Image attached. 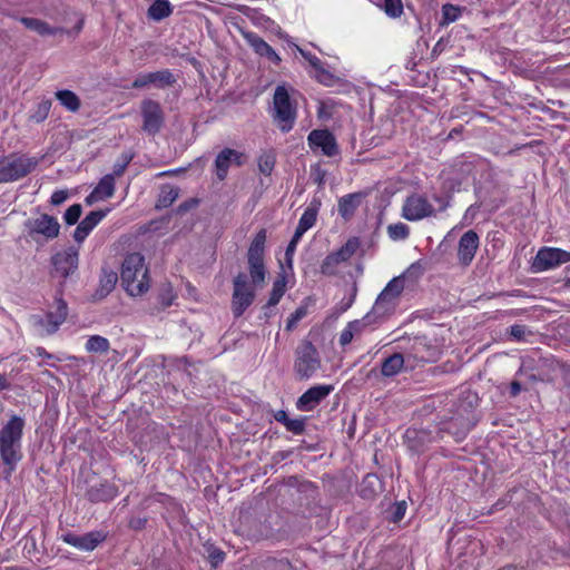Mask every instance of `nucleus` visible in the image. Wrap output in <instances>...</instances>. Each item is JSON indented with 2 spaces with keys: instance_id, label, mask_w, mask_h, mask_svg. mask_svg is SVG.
<instances>
[{
  "instance_id": "6",
  "label": "nucleus",
  "mask_w": 570,
  "mask_h": 570,
  "mask_svg": "<svg viewBox=\"0 0 570 570\" xmlns=\"http://www.w3.org/2000/svg\"><path fill=\"white\" fill-rule=\"evenodd\" d=\"M273 120L283 132L292 130L296 120V105L285 86H277L273 97Z\"/></svg>"
},
{
  "instance_id": "46",
  "label": "nucleus",
  "mask_w": 570,
  "mask_h": 570,
  "mask_svg": "<svg viewBox=\"0 0 570 570\" xmlns=\"http://www.w3.org/2000/svg\"><path fill=\"white\" fill-rule=\"evenodd\" d=\"M340 264L336 258L328 254L322 262L321 273L326 276H333L337 273Z\"/></svg>"
},
{
  "instance_id": "33",
  "label": "nucleus",
  "mask_w": 570,
  "mask_h": 570,
  "mask_svg": "<svg viewBox=\"0 0 570 570\" xmlns=\"http://www.w3.org/2000/svg\"><path fill=\"white\" fill-rule=\"evenodd\" d=\"M361 245V242L357 237H351L347 242L336 252L331 253L341 265L342 263L347 262L352 258V256L356 253Z\"/></svg>"
},
{
  "instance_id": "39",
  "label": "nucleus",
  "mask_w": 570,
  "mask_h": 570,
  "mask_svg": "<svg viewBox=\"0 0 570 570\" xmlns=\"http://www.w3.org/2000/svg\"><path fill=\"white\" fill-rule=\"evenodd\" d=\"M110 348L109 341L100 335H91L86 342V350L89 353H107Z\"/></svg>"
},
{
  "instance_id": "49",
  "label": "nucleus",
  "mask_w": 570,
  "mask_h": 570,
  "mask_svg": "<svg viewBox=\"0 0 570 570\" xmlns=\"http://www.w3.org/2000/svg\"><path fill=\"white\" fill-rule=\"evenodd\" d=\"M81 213H82V207L80 204L71 205L65 212V215H63V219H65L66 224L70 225V226L75 225L79 220Z\"/></svg>"
},
{
  "instance_id": "10",
  "label": "nucleus",
  "mask_w": 570,
  "mask_h": 570,
  "mask_svg": "<svg viewBox=\"0 0 570 570\" xmlns=\"http://www.w3.org/2000/svg\"><path fill=\"white\" fill-rule=\"evenodd\" d=\"M475 423L476 417L474 412L464 409L462 412L451 417L450 421L443 422L438 433L441 439L443 438V433H449L456 442H460L466 436Z\"/></svg>"
},
{
  "instance_id": "57",
  "label": "nucleus",
  "mask_w": 570,
  "mask_h": 570,
  "mask_svg": "<svg viewBox=\"0 0 570 570\" xmlns=\"http://www.w3.org/2000/svg\"><path fill=\"white\" fill-rule=\"evenodd\" d=\"M198 204H199V200L197 198H189L186 202L181 203L177 207V213L178 214H185L186 212L197 207Z\"/></svg>"
},
{
  "instance_id": "54",
  "label": "nucleus",
  "mask_w": 570,
  "mask_h": 570,
  "mask_svg": "<svg viewBox=\"0 0 570 570\" xmlns=\"http://www.w3.org/2000/svg\"><path fill=\"white\" fill-rule=\"evenodd\" d=\"M307 314V309L304 306H299L295 309L294 313L291 314L289 318L287 320V330H292L298 321H301L303 317H305Z\"/></svg>"
},
{
  "instance_id": "24",
  "label": "nucleus",
  "mask_w": 570,
  "mask_h": 570,
  "mask_svg": "<svg viewBox=\"0 0 570 570\" xmlns=\"http://www.w3.org/2000/svg\"><path fill=\"white\" fill-rule=\"evenodd\" d=\"M87 495L91 502H106L112 500L117 495V489L108 482L99 484L95 483L88 489Z\"/></svg>"
},
{
  "instance_id": "18",
  "label": "nucleus",
  "mask_w": 570,
  "mask_h": 570,
  "mask_svg": "<svg viewBox=\"0 0 570 570\" xmlns=\"http://www.w3.org/2000/svg\"><path fill=\"white\" fill-rule=\"evenodd\" d=\"M308 144L312 148H321L322 153L327 157L338 154V146L334 135L327 129H314L308 134Z\"/></svg>"
},
{
  "instance_id": "42",
  "label": "nucleus",
  "mask_w": 570,
  "mask_h": 570,
  "mask_svg": "<svg viewBox=\"0 0 570 570\" xmlns=\"http://www.w3.org/2000/svg\"><path fill=\"white\" fill-rule=\"evenodd\" d=\"M381 322L372 311H370L363 318L350 322L346 326L354 332L360 334L366 326Z\"/></svg>"
},
{
  "instance_id": "58",
  "label": "nucleus",
  "mask_w": 570,
  "mask_h": 570,
  "mask_svg": "<svg viewBox=\"0 0 570 570\" xmlns=\"http://www.w3.org/2000/svg\"><path fill=\"white\" fill-rule=\"evenodd\" d=\"M68 198V193L66 190H56L50 198V203L55 206H58L66 202Z\"/></svg>"
},
{
  "instance_id": "48",
  "label": "nucleus",
  "mask_w": 570,
  "mask_h": 570,
  "mask_svg": "<svg viewBox=\"0 0 570 570\" xmlns=\"http://www.w3.org/2000/svg\"><path fill=\"white\" fill-rule=\"evenodd\" d=\"M306 419L297 417L289 419L284 425L288 432H292L295 435H302L305 432Z\"/></svg>"
},
{
  "instance_id": "20",
  "label": "nucleus",
  "mask_w": 570,
  "mask_h": 570,
  "mask_svg": "<svg viewBox=\"0 0 570 570\" xmlns=\"http://www.w3.org/2000/svg\"><path fill=\"white\" fill-rule=\"evenodd\" d=\"M333 390L332 385H316L303 393L296 403L301 411H312L315 409Z\"/></svg>"
},
{
  "instance_id": "25",
  "label": "nucleus",
  "mask_w": 570,
  "mask_h": 570,
  "mask_svg": "<svg viewBox=\"0 0 570 570\" xmlns=\"http://www.w3.org/2000/svg\"><path fill=\"white\" fill-rule=\"evenodd\" d=\"M246 39L248 40L252 48L262 57H266L272 62L278 65L281 62L279 56L275 50L261 37L255 33H247Z\"/></svg>"
},
{
  "instance_id": "55",
  "label": "nucleus",
  "mask_w": 570,
  "mask_h": 570,
  "mask_svg": "<svg viewBox=\"0 0 570 570\" xmlns=\"http://www.w3.org/2000/svg\"><path fill=\"white\" fill-rule=\"evenodd\" d=\"M298 51L299 53L302 55V57L308 61V63L311 65V67L314 69V71L316 69H318L322 65V61L320 60V58H317L315 55H312L311 52L308 51H305L301 48H298Z\"/></svg>"
},
{
  "instance_id": "56",
  "label": "nucleus",
  "mask_w": 570,
  "mask_h": 570,
  "mask_svg": "<svg viewBox=\"0 0 570 570\" xmlns=\"http://www.w3.org/2000/svg\"><path fill=\"white\" fill-rule=\"evenodd\" d=\"M326 171L322 169L320 166H316L312 169V178L314 183H316L320 187H323L325 184Z\"/></svg>"
},
{
  "instance_id": "34",
  "label": "nucleus",
  "mask_w": 570,
  "mask_h": 570,
  "mask_svg": "<svg viewBox=\"0 0 570 570\" xmlns=\"http://www.w3.org/2000/svg\"><path fill=\"white\" fill-rule=\"evenodd\" d=\"M361 245V242L357 237H351L347 242L336 252L331 253L341 265L342 263L347 262L352 258V256L356 253Z\"/></svg>"
},
{
  "instance_id": "35",
  "label": "nucleus",
  "mask_w": 570,
  "mask_h": 570,
  "mask_svg": "<svg viewBox=\"0 0 570 570\" xmlns=\"http://www.w3.org/2000/svg\"><path fill=\"white\" fill-rule=\"evenodd\" d=\"M118 281V275L116 272L111 269H102L99 279V287L97 289V295L101 298L107 296L116 286Z\"/></svg>"
},
{
  "instance_id": "2",
  "label": "nucleus",
  "mask_w": 570,
  "mask_h": 570,
  "mask_svg": "<svg viewBox=\"0 0 570 570\" xmlns=\"http://www.w3.org/2000/svg\"><path fill=\"white\" fill-rule=\"evenodd\" d=\"M267 234L266 229H259L254 236L247 250V263L252 283L255 287H263L266 278L265 267V243Z\"/></svg>"
},
{
  "instance_id": "52",
  "label": "nucleus",
  "mask_w": 570,
  "mask_h": 570,
  "mask_svg": "<svg viewBox=\"0 0 570 570\" xmlns=\"http://www.w3.org/2000/svg\"><path fill=\"white\" fill-rule=\"evenodd\" d=\"M405 512H406V502L405 501L396 502L391 509L389 521L394 522V523L401 521L404 518Z\"/></svg>"
},
{
  "instance_id": "32",
  "label": "nucleus",
  "mask_w": 570,
  "mask_h": 570,
  "mask_svg": "<svg viewBox=\"0 0 570 570\" xmlns=\"http://www.w3.org/2000/svg\"><path fill=\"white\" fill-rule=\"evenodd\" d=\"M361 245V242L357 237H351L347 242L336 252L331 253L341 265L342 263L347 262L352 258V256L356 253Z\"/></svg>"
},
{
  "instance_id": "29",
  "label": "nucleus",
  "mask_w": 570,
  "mask_h": 570,
  "mask_svg": "<svg viewBox=\"0 0 570 570\" xmlns=\"http://www.w3.org/2000/svg\"><path fill=\"white\" fill-rule=\"evenodd\" d=\"M363 197L362 193H353L341 197L337 206L338 214L344 219H350L361 205Z\"/></svg>"
},
{
  "instance_id": "23",
  "label": "nucleus",
  "mask_w": 570,
  "mask_h": 570,
  "mask_svg": "<svg viewBox=\"0 0 570 570\" xmlns=\"http://www.w3.org/2000/svg\"><path fill=\"white\" fill-rule=\"evenodd\" d=\"M115 193V178L114 175L107 174L105 175L91 194L86 198L87 204H91L92 202L104 200L110 198Z\"/></svg>"
},
{
  "instance_id": "51",
  "label": "nucleus",
  "mask_w": 570,
  "mask_h": 570,
  "mask_svg": "<svg viewBox=\"0 0 570 570\" xmlns=\"http://www.w3.org/2000/svg\"><path fill=\"white\" fill-rule=\"evenodd\" d=\"M443 23H451L459 19L460 9L453 4L446 3L442 7Z\"/></svg>"
},
{
  "instance_id": "5",
  "label": "nucleus",
  "mask_w": 570,
  "mask_h": 570,
  "mask_svg": "<svg viewBox=\"0 0 570 570\" xmlns=\"http://www.w3.org/2000/svg\"><path fill=\"white\" fill-rule=\"evenodd\" d=\"M38 166L36 157L11 154L0 157V184L11 183L26 177Z\"/></svg>"
},
{
  "instance_id": "26",
  "label": "nucleus",
  "mask_w": 570,
  "mask_h": 570,
  "mask_svg": "<svg viewBox=\"0 0 570 570\" xmlns=\"http://www.w3.org/2000/svg\"><path fill=\"white\" fill-rule=\"evenodd\" d=\"M407 364L405 353H394L383 360L381 364V373L385 377H392L399 374Z\"/></svg>"
},
{
  "instance_id": "8",
  "label": "nucleus",
  "mask_w": 570,
  "mask_h": 570,
  "mask_svg": "<svg viewBox=\"0 0 570 570\" xmlns=\"http://www.w3.org/2000/svg\"><path fill=\"white\" fill-rule=\"evenodd\" d=\"M23 226L27 236L36 243L50 242L57 238L60 233L58 219L48 214L29 218L23 223Z\"/></svg>"
},
{
  "instance_id": "41",
  "label": "nucleus",
  "mask_w": 570,
  "mask_h": 570,
  "mask_svg": "<svg viewBox=\"0 0 570 570\" xmlns=\"http://www.w3.org/2000/svg\"><path fill=\"white\" fill-rule=\"evenodd\" d=\"M178 197V189L171 186H165L161 188L157 208H166L169 207Z\"/></svg>"
},
{
  "instance_id": "1",
  "label": "nucleus",
  "mask_w": 570,
  "mask_h": 570,
  "mask_svg": "<svg viewBox=\"0 0 570 570\" xmlns=\"http://www.w3.org/2000/svg\"><path fill=\"white\" fill-rule=\"evenodd\" d=\"M24 420L12 415L0 430V456L11 472L22 459L21 440Z\"/></svg>"
},
{
  "instance_id": "9",
  "label": "nucleus",
  "mask_w": 570,
  "mask_h": 570,
  "mask_svg": "<svg viewBox=\"0 0 570 570\" xmlns=\"http://www.w3.org/2000/svg\"><path fill=\"white\" fill-rule=\"evenodd\" d=\"M321 367L316 347L309 341H303L295 351L294 372L298 380H308Z\"/></svg>"
},
{
  "instance_id": "37",
  "label": "nucleus",
  "mask_w": 570,
  "mask_h": 570,
  "mask_svg": "<svg viewBox=\"0 0 570 570\" xmlns=\"http://www.w3.org/2000/svg\"><path fill=\"white\" fill-rule=\"evenodd\" d=\"M286 291V278L284 275H279L273 283V288L264 308L275 306L279 303Z\"/></svg>"
},
{
  "instance_id": "12",
  "label": "nucleus",
  "mask_w": 570,
  "mask_h": 570,
  "mask_svg": "<svg viewBox=\"0 0 570 570\" xmlns=\"http://www.w3.org/2000/svg\"><path fill=\"white\" fill-rule=\"evenodd\" d=\"M570 262V252L556 247H542L531 263L533 273L553 269Z\"/></svg>"
},
{
  "instance_id": "64",
  "label": "nucleus",
  "mask_w": 570,
  "mask_h": 570,
  "mask_svg": "<svg viewBox=\"0 0 570 570\" xmlns=\"http://www.w3.org/2000/svg\"><path fill=\"white\" fill-rule=\"evenodd\" d=\"M521 384L520 382L518 381H512L511 384H510V395L512 397H515L519 395V393L521 392Z\"/></svg>"
},
{
  "instance_id": "40",
  "label": "nucleus",
  "mask_w": 570,
  "mask_h": 570,
  "mask_svg": "<svg viewBox=\"0 0 570 570\" xmlns=\"http://www.w3.org/2000/svg\"><path fill=\"white\" fill-rule=\"evenodd\" d=\"M318 205L320 204L315 205L314 203H311V205L305 209L297 224V226L301 227V229L307 232L315 225Z\"/></svg>"
},
{
  "instance_id": "11",
  "label": "nucleus",
  "mask_w": 570,
  "mask_h": 570,
  "mask_svg": "<svg viewBox=\"0 0 570 570\" xmlns=\"http://www.w3.org/2000/svg\"><path fill=\"white\" fill-rule=\"evenodd\" d=\"M232 309L235 317H239L252 305L255 292L247 282L245 273H238L233 281Z\"/></svg>"
},
{
  "instance_id": "31",
  "label": "nucleus",
  "mask_w": 570,
  "mask_h": 570,
  "mask_svg": "<svg viewBox=\"0 0 570 570\" xmlns=\"http://www.w3.org/2000/svg\"><path fill=\"white\" fill-rule=\"evenodd\" d=\"M174 7L169 0H151V4L147 10L150 20L159 22L168 18L173 13Z\"/></svg>"
},
{
  "instance_id": "7",
  "label": "nucleus",
  "mask_w": 570,
  "mask_h": 570,
  "mask_svg": "<svg viewBox=\"0 0 570 570\" xmlns=\"http://www.w3.org/2000/svg\"><path fill=\"white\" fill-rule=\"evenodd\" d=\"M403 289L404 277L399 276L392 278L379 294L371 311L380 321L385 320L394 313Z\"/></svg>"
},
{
  "instance_id": "38",
  "label": "nucleus",
  "mask_w": 570,
  "mask_h": 570,
  "mask_svg": "<svg viewBox=\"0 0 570 570\" xmlns=\"http://www.w3.org/2000/svg\"><path fill=\"white\" fill-rule=\"evenodd\" d=\"M380 488V479L375 474H367L361 484L360 494L362 498L371 499L377 493Z\"/></svg>"
},
{
  "instance_id": "3",
  "label": "nucleus",
  "mask_w": 570,
  "mask_h": 570,
  "mask_svg": "<svg viewBox=\"0 0 570 570\" xmlns=\"http://www.w3.org/2000/svg\"><path fill=\"white\" fill-rule=\"evenodd\" d=\"M121 286L132 297L142 295V254L134 252L124 258L120 269Z\"/></svg>"
},
{
  "instance_id": "61",
  "label": "nucleus",
  "mask_w": 570,
  "mask_h": 570,
  "mask_svg": "<svg viewBox=\"0 0 570 570\" xmlns=\"http://www.w3.org/2000/svg\"><path fill=\"white\" fill-rule=\"evenodd\" d=\"M129 160L128 159H125L122 163H117L115 164L114 166V173L111 175H114V178L116 176H121L122 173L125 171L127 165H128Z\"/></svg>"
},
{
  "instance_id": "21",
  "label": "nucleus",
  "mask_w": 570,
  "mask_h": 570,
  "mask_svg": "<svg viewBox=\"0 0 570 570\" xmlns=\"http://www.w3.org/2000/svg\"><path fill=\"white\" fill-rule=\"evenodd\" d=\"M105 535L101 532H89L82 535L67 532L61 535V540L67 544H70L79 550L92 551L100 542H102Z\"/></svg>"
},
{
  "instance_id": "50",
  "label": "nucleus",
  "mask_w": 570,
  "mask_h": 570,
  "mask_svg": "<svg viewBox=\"0 0 570 570\" xmlns=\"http://www.w3.org/2000/svg\"><path fill=\"white\" fill-rule=\"evenodd\" d=\"M50 108H51V101L43 100V101L39 102L37 106V110L31 116V119L35 120L36 122L43 121L48 117Z\"/></svg>"
},
{
  "instance_id": "47",
  "label": "nucleus",
  "mask_w": 570,
  "mask_h": 570,
  "mask_svg": "<svg viewBox=\"0 0 570 570\" xmlns=\"http://www.w3.org/2000/svg\"><path fill=\"white\" fill-rule=\"evenodd\" d=\"M314 77L320 83L327 87H331L336 82V77L326 70L323 66L315 70Z\"/></svg>"
},
{
  "instance_id": "27",
  "label": "nucleus",
  "mask_w": 570,
  "mask_h": 570,
  "mask_svg": "<svg viewBox=\"0 0 570 570\" xmlns=\"http://www.w3.org/2000/svg\"><path fill=\"white\" fill-rule=\"evenodd\" d=\"M20 22L27 28L35 32H37L40 36H57L65 33L66 30L63 28L59 27H51L46 21H42L37 18H27L22 17L20 19Z\"/></svg>"
},
{
  "instance_id": "53",
  "label": "nucleus",
  "mask_w": 570,
  "mask_h": 570,
  "mask_svg": "<svg viewBox=\"0 0 570 570\" xmlns=\"http://www.w3.org/2000/svg\"><path fill=\"white\" fill-rule=\"evenodd\" d=\"M527 334H530V331H528L527 326L514 324L510 327V336L518 342L525 341Z\"/></svg>"
},
{
  "instance_id": "43",
  "label": "nucleus",
  "mask_w": 570,
  "mask_h": 570,
  "mask_svg": "<svg viewBox=\"0 0 570 570\" xmlns=\"http://www.w3.org/2000/svg\"><path fill=\"white\" fill-rule=\"evenodd\" d=\"M387 235L392 240H403L410 235V228L404 223L391 224L387 226Z\"/></svg>"
},
{
  "instance_id": "16",
  "label": "nucleus",
  "mask_w": 570,
  "mask_h": 570,
  "mask_svg": "<svg viewBox=\"0 0 570 570\" xmlns=\"http://www.w3.org/2000/svg\"><path fill=\"white\" fill-rule=\"evenodd\" d=\"M245 159V154L239 153L236 149L224 148L222 151H219L214 161L215 175L218 180H225L230 166L235 165L240 167L244 165Z\"/></svg>"
},
{
  "instance_id": "62",
  "label": "nucleus",
  "mask_w": 570,
  "mask_h": 570,
  "mask_svg": "<svg viewBox=\"0 0 570 570\" xmlns=\"http://www.w3.org/2000/svg\"><path fill=\"white\" fill-rule=\"evenodd\" d=\"M274 419H275L277 422H279V423H282L283 425H285V424H286V422H287L291 417L287 415L286 411H284V410H278L277 412H275V413H274Z\"/></svg>"
},
{
  "instance_id": "30",
  "label": "nucleus",
  "mask_w": 570,
  "mask_h": 570,
  "mask_svg": "<svg viewBox=\"0 0 570 570\" xmlns=\"http://www.w3.org/2000/svg\"><path fill=\"white\" fill-rule=\"evenodd\" d=\"M175 298L176 295L174 294L170 284H163L157 295L155 296V302L149 303L150 313H158L165 309L166 307H169L174 303Z\"/></svg>"
},
{
  "instance_id": "17",
  "label": "nucleus",
  "mask_w": 570,
  "mask_h": 570,
  "mask_svg": "<svg viewBox=\"0 0 570 570\" xmlns=\"http://www.w3.org/2000/svg\"><path fill=\"white\" fill-rule=\"evenodd\" d=\"M479 245V235L473 229L465 232L460 237L458 244V261L460 265L466 267L472 263Z\"/></svg>"
},
{
  "instance_id": "14",
  "label": "nucleus",
  "mask_w": 570,
  "mask_h": 570,
  "mask_svg": "<svg viewBox=\"0 0 570 570\" xmlns=\"http://www.w3.org/2000/svg\"><path fill=\"white\" fill-rule=\"evenodd\" d=\"M53 307L55 309L49 311L43 317L36 316L33 318L41 334H53L67 318L68 306L61 297L55 299Z\"/></svg>"
},
{
  "instance_id": "22",
  "label": "nucleus",
  "mask_w": 570,
  "mask_h": 570,
  "mask_svg": "<svg viewBox=\"0 0 570 570\" xmlns=\"http://www.w3.org/2000/svg\"><path fill=\"white\" fill-rule=\"evenodd\" d=\"M106 214L107 212L104 210L90 212L75 229V240L81 243L90 234V232L102 220Z\"/></svg>"
},
{
  "instance_id": "60",
  "label": "nucleus",
  "mask_w": 570,
  "mask_h": 570,
  "mask_svg": "<svg viewBox=\"0 0 570 570\" xmlns=\"http://www.w3.org/2000/svg\"><path fill=\"white\" fill-rule=\"evenodd\" d=\"M35 355H37L39 357H43L48 361H59V362L62 361L60 357L48 353L42 346H38L35 348Z\"/></svg>"
},
{
  "instance_id": "19",
  "label": "nucleus",
  "mask_w": 570,
  "mask_h": 570,
  "mask_svg": "<svg viewBox=\"0 0 570 570\" xmlns=\"http://www.w3.org/2000/svg\"><path fill=\"white\" fill-rule=\"evenodd\" d=\"M165 124V114L161 106L154 100H145V132L155 135Z\"/></svg>"
},
{
  "instance_id": "15",
  "label": "nucleus",
  "mask_w": 570,
  "mask_h": 570,
  "mask_svg": "<svg viewBox=\"0 0 570 570\" xmlns=\"http://www.w3.org/2000/svg\"><path fill=\"white\" fill-rule=\"evenodd\" d=\"M78 250L72 247H68L63 250L56 253L51 257V274L53 277L66 279L78 269Z\"/></svg>"
},
{
  "instance_id": "59",
  "label": "nucleus",
  "mask_w": 570,
  "mask_h": 570,
  "mask_svg": "<svg viewBox=\"0 0 570 570\" xmlns=\"http://www.w3.org/2000/svg\"><path fill=\"white\" fill-rule=\"evenodd\" d=\"M353 337H354V332L352 330H350L348 326H346L340 335V344L342 346H345L352 342Z\"/></svg>"
},
{
  "instance_id": "28",
  "label": "nucleus",
  "mask_w": 570,
  "mask_h": 570,
  "mask_svg": "<svg viewBox=\"0 0 570 570\" xmlns=\"http://www.w3.org/2000/svg\"><path fill=\"white\" fill-rule=\"evenodd\" d=\"M176 81V77L168 69L145 75V87L154 86L157 89H165L174 86Z\"/></svg>"
},
{
  "instance_id": "45",
  "label": "nucleus",
  "mask_w": 570,
  "mask_h": 570,
  "mask_svg": "<svg viewBox=\"0 0 570 570\" xmlns=\"http://www.w3.org/2000/svg\"><path fill=\"white\" fill-rule=\"evenodd\" d=\"M380 7L390 18H399L403 13V3L401 0H383Z\"/></svg>"
},
{
  "instance_id": "13",
  "label": "nucleus",
  "mask_w": 570,
  "mask_h": 570,
  "mask_svg": "<svg viewBox=\"0 0 570 570\" xmlns=\"http://www.w3.org/2000/svg\"><path fill=\"white\" fill-rule=\"evenodd\" d=\"M435 215L436 209L429 199L421 194L407 196L402 206V217L409 222H417Z\"/></svg>"
},
{
  "instance_id": "36",
  "label": "nucleus",
  "mask_w": 570,
  "mask_h": 570,
  "mask_svg": "<svg viewBox=\"0 0 570 570\" xmlns=\"http://www.w3.org/2000/svg\"><path fill=\"white\" fill-rule=\"evenodd\" d=\"M56 98L69 111L76 112L80 108V99L71 90H58Z\"/></svg>"
},
{
  "instance_id": "63",
  "label": "nucleus",
  "mask_w": 570,
  "mask_h": 570,
  "mask_svg": "<svg viewBox=\"0 0 570 570\" xmlns=\"http://www.w3.org/2000/svg\"><path fill=\"white\" fill-rule=\"evenodd\" d=\"M296 246H297V243H294L291 240L286 247L285 256H286V259L288 263L292 262V256L296 249Z\"/></svg>"
},
{
  "instance_id": "4",
  "label": "nucleus",
  "mask_w": 570,
  "mask_h": 570,
  "mask_svg": "<svg viewBox=\"0 0 570 570\" xmlns=\"http://www.w3.org/2000/svg\"><path fill=\"white\" fill-rule=\"evenodd\" d=\"M406 355L407 366L411 368L425 363L436 362L441 354V347L432 343L426 336H416L407 340V345L403 346Z\"/></svg>"
},
{
  "instance_id": "44",
  "label": "nucleus",
  "mask_w": 570,
  "mask_h": 570,
  "mask_svg": "<svg viewBox=\"0 0 570 570\" xmlns=\"http://www.w3.org/2000/svg\"><path fill=\"white\" fill-rule=\"evenodd\" d=\"M275 155L273 151H264L258 157V168L264 175H271L275 166Z\"/></svg>"
}]
</instances>
